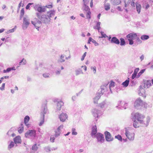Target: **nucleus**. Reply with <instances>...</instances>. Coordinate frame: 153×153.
<instances>
[{
	"instance_id": "1",
	"label": "nucleus",
	"mask_w": 153,
	"mask_h": 153,
	"mask_svg": "<svg viewBox=\"0 0 153 153\" xmlns=\"http://www.w3.org/2000/svg\"><path fill=\"white\" fill-rule=\"evenodd\" d=\"M55 14V11L54 10L48 11L46 14L40 15V13H38L37 16H36L37 19H36V24L38 25H42V23L48 24L51 21V18L54 17Z\"/></svg>"
},
{
	"instance_id": "2",
	"label": "nucleus",
	"mask_w": 153,
	"mask_h": 153,
	"mask_svg": "<svg viewBox=\"0 0 153 153\" xmlns=\"http://www.w3.org/2000/svg\"><path fill=\"white\" fill-rule=\"evenodd\" d=\"M114 86V82L113 81H111L108 86V83L103 85L101 86V89L102 94H103L105 92H106L109 90L111 93H112L111 88H113Z\"/></svg>"
},
{
	"instance_id": "3",
	"label": "nucleus",
	"mask_w": 153,
	"mask_h": 153,
	"mask_svg": "<svg viewBox=\"0 0 153 153\" xmlns=\"http://www.w3.org/2000/svg\"><path fill=\"white\" fill-rule=\"evenodd\" d=\"M41 116L42 118L41 119L39 125V126H41L44 123V122L45 114L47 113L48 109L46 105L45 104H43L42 105L41 108Z\"/></svg>"
},
{
	"instance_id": "4",
	"label": "nucleus",
	"mask_w": 153,
	"mask_h": 153,
	"mask_svg": "<svg viewBox=\"0 0 153 153\" xmlns=\"http://www.w3.org/2000/svg\"><path fill=\"white\" fill-rule=\"evenodd\" d=\"M34 9L36 11H37L35 13L36 16H37L38 14L40 13V15L43 14L42 13L45 12L46 11L45 7L44 6H42L39 4H37L34 7Z\"/></svg>"
},
{
	"instance_id": "5",
	"label": "nucleus",
	"mask_w": 153,
	"mask_h": 153,
	"mask_svg": "<svg viewBox=\"0 0 153 153\" xmlns=\"http://www.w3.org/2000/svg\"><path fill=\"white\" fill-rule=\"evenodd\" d=\"M137 34L136 33H130L126 36V37L129 41V44L132 45L134 43L133 40L135 39L137 37Z\"/></svg>"
},
{
	"instance_id": "6",
	"label": "nucleus",
	"mask_w": 153,
	"mask_h": 153,
	"mask_svg": "<svg viewBox=\"0 0 153 153\" xmlns=\"http://www.w3.org/2000/svg\"><path fill=\"white\" fill-rule=\"evenodd\" d=\"M25 137L29 138H35L36 137V131L33 130H29L25 133Z\"/></svg>"
},
{
	"instance_id": "7",
	"label": "nucleus",
	"mask_w": 153,
	"mask_h": 153,
	"mask_svg": "<svg viewBox=\"0 0 153 153\" xmlns=\"http://www.w3.org/2000/svg\"><path fill=\"white\" fill-rule=\"evenodd\" d=\"M131 115L132 117V120H137L139 123L145 118V116L144 115L137 112L134 114H132Z\"/></svg>"
},
{
	"instance_id": "8",
	"label": "nucleus",
	"mask_w": 153,
	"mask_h": 153,
	"mask_svg": "<svg viewBox=\"0 0 153 153\" xmlns=\"http://www.w3.org/2000/svg\"><path fill=\"white\" fill-rule=\"evenodd\" d=\"M125 135L127 138L130 140L133 141L134 138L135 134L133 132L126 128Z\"/></svg>"
},
{
	"instance_id": "9",
	"label": "nucleus",
	"mask_w": 153,
	"mask_h": 153,
	"mask_svg": "<svg viewBox=\"0 0 153 153\" xmlns=\"http://www.w3.org/2000/svg\"><path fill=\"white\" fill-rule=\"evenodd\" d=\"M30 19L26 15H25L23 18V23L22 27L23 29L25 30L27 28L28 26L30 23Z\"/></svg>"
},
{
	"instance_id": "10",
	"label": "nucleus",
	"mask_w": 153,
	"mask_h": 153,
	"mask_svg": "<svg viewBox=\"0 0 153 153\" xmlns=\"http://www.w3.org/2000/svg\"><path fill=\"white\" fill-rule=\"evenodd\" d=\"M94 137L96 138L97 142L100 143H103L105 140L103 135L101 133H97Z\"/></svg>"
},
{
	"instance_id": "11",
	"label": "nucleus",
	"mask_w": 153,
	"mask_h": 153,
	"mask_svg": "<svg viewBox=\"0 0 153 153\" xmlns=\"http://www.w3.org/2000/svg\"><path fill=\"white\" fill-rule=\"evenodd\" d=\"M150 120V117L149 116H148L146 117V120H142L139 122V123L141 126L147 127L149 124Z\"/></svg>"
},
{
	"instance_id": "12",
	"label": "nucleus",
	"mask_w": 153,
	"mask_h": 153,
	"mask_svg": "<svg viewBox=\"0 0 153 153\" xmlns=\"http://www.w3.org/2000/svg\"><path fill=\"white\" fill-rule=\"evenodd\" d=\"M127 106V103L124 101H119L118 103V105L116 106V107L119 109H126V106Z\"/></svg>"
},
{
	"instance_id": "13",
	"label": "nucleus",
	"mask_w": 153,
	"mask_h": 153,
	"mask_svg": "<svg viewBox=\"0 0 153 153\" xmlns=\"http://www.w3.org/2000/svg\"><path fill=\"white\" fill-rule=\"evenodd\" d=\"M143 104V101L140 98H138L135 101L134 106L135 108L139 109L141 108Z\"/></svg>"
},
{
	"instance_id": "14",
	"label": "nucleus",
	"mask_w": 153,
	"mask_h": 153,
	"mask_svg": "<svg viewBox=\"0 0 153 153\" xmlns=\"http://www.w3.org/2000/svg\"><path fill=\"white\" fill-rule=\"evenodd\" d=\"M92 112L95 118L98 117L102 114V112L96 108H94L92 110Z\"/></svg>"
},
{
	"instance_id": "15",
	"label": "nucleus",
	"mask_w": 153,
	"mask_h": 153,
	"mask_svg": "<svg viewBox=\"0 0 153 153\" xmlns=\"http://www.w3.org/2000/svg\"><path fill=\"white\" fill-rule=\"evenodd\" d=\"M105 138L106 140L108 142H110L113 140L114 138L112 137L110 133L107 131H106L105 132Z\"/></svg>"
},
{
	"instance_id": "16",
	"label": "nucleus",
	"mask_w": 153,
	"mask_h": 153,
	"mask_svg": "<svg viewBox=\"0 0 153 153\" xmlns=\"http://www.w3.org/2000/svg\"><path fill=\"white\" fill-rule=\"evenodd\" d=\"M138 93L140 96H142L144 98L146 97L145 90L141 86H140V87L138 91Z\"/></svg>"
},
{
	"instance_id": "17",
	"label": "nucleus",
	"mask_w": 153,
	"mask_h": 153,
	"mask_svg": "<svg viewBox=\"0 0 153 153\" xmlns=\"http://www.w3.org/2000/svg\"><path fill=\"white\" fill-rule=\"evenodd\" d=\"M63 126L62 125L60 126L55 131V134L54 136L55 137H57L60 135L61 133V130L63 129Z\"/></svg>"
},
{
	"instance_id": "18",
	"label": "nucleus",
	"mask_w": 153,
	"mask_h": 153,
	"mask_svg": "<svg viewBox=\"0 0 153 153\" xmlns=\"http://www.w3.org/2000/svg\"><path fill=\"white\" fill-rule=\"evenodd\" d=\"M68 116L65 113H62L59 116V118L61 121L64 122Z\"/></svg>"
},
{
	"instance_id": "19",
	"label": "nucleus",
	"mask_w": 153,
	"mask_h": 153,
	"mask_svg": "<svg viewBox=\"0 0 153 153\" xmlns=\"http://www.w3.org/2000/svg\"><path fill=\"white\" fill-rule=\"evenodd\" d=\"M13 141L16 144L21 143H22V140L21 137L19 135L13 139Z\"/></svg>"
},
{
	"instance_id": "20",
	"label": "nucleus",
	"mask_w": 153,
	"mask_h": 153,
	"mask_svg": "<svg viewBox=\"0 0 153 153\" xmlns=\"http://www.w3.org/2000/svg\"><path fill=\"white\" fill-rule=\"evenodd\" d=\"M97 127L96 125L93 126L92 128V131L91 135L92 137L95 136L97 133Z\"/></svg>"
},
{
	"instance_id": "21",
	"label": "nucleus",
	"mask_w": 153,
	"mask_h": 153,
	"mask_svg": "<svg viewBox=\"0 0 153 153\" xmlns=\"http://www.w3.org/2000/svg\"><path fill=\"white\" fill-rule=\"evenodd\" d=\"M111 42L117 45H119L120 44V41L116 37H113L112 38L111 40Z\"/></svg>"
},
{
	"instance_id": "22",
	"label": "nucleus",
	"mask_w": 153,
	"mask_h": 153,
	"mask_svg": "<svg viewBox=\"0 0 153 153\" xmlns=\"http://www.w3.org/2000/svg\"><path fill=\"white\" fill-rule=\"evenodd\" d=\"M64 103L62 101H58L57 103L56 110L60 111Z\"/></svg>"
},
{
	"instance_id": "23",
	"label": "nucleus",
	"mask_w": 153,
	"mask_h": 153,
	"mask_svg": "<svg viewBox=\"0 0 153 153\" xmlns=\"http://www.w3.org/2000/svg\"><path fill=\"white\" fill-rule=\"evenodd\" d=\"M30 120V117L28 116H25L24 118V123L25 125H26L27 127H29V126L28 123V122Z\"/></svg>"
},
{
	"instance_id": "24",
	"label": "nucleus",
	"mask_w": 153,
	"mask_h": 153,
	"mask_svg": "<svg viewBox=\"0 0 153 153\" xmlns=\"http://www.w3.org/2000/svg\"><path fill=\"white\" fill-rule=\"evenodd\" d=\"M106 100H105L101 103H100L99 106L102 108H103L107 107L106 104Z\"/></svg>"
},
{
	"instance_id": "25",
	"label": "nucleus",
	"mask_w": 153,
	"mask_h": 153,
	"mask_svg": "<svg viewBox=\"0 0 153 153\" xmlns=\"http://www.w3.org/2000/svg\"><path fill=\"white\" fill-rule=\"evenodd\" d=\"M101 24V22H97L95 26H94L93 27L94 29L98 30V32H99V30L100 29L101 27L100 25Z\"/></svg>"
},
{
	"instance_id": "26",
	"label": "nucleus",
	"mask_w": 153,
	"mask_h": 153,
	"mask_svg": "<svg viewBox=\"0 0 153 153\" xmlns=\"http://www.w3.org/2000/svg\"><path fill=\"white\" fill-rule=\"evenodd\" d=\"M151 85V82L150 80H147L144 82V87L149 88Z\"/></svg>"
},
{
	"instance_id": "27",
	"label": "nucleus",
	"mask_w": 153,
	"mask_h": 153,
	"mask_svg": "<svg viewBox=\"0 0 153 153\" xmlns=\"http://www.w3.org/2000/svg\"><path fill=\"white\" fill-rule=\"evenodd\" d=\"M136 6L137 11L138 13L139 14L140 12L141 8V5L138 3H136Z\"/></svg>"
},
{
	"instance_id": "28",
	"label": "nucleus",
	"mask_w": 153,
	"mask_h": 153,
	"mask_svg": "<svg viewBox=\"0 0 153 153\" xmlns=\"http://www.w3.org/2000/svg\"><path fill=\"white\" fill-rule=\"evenodd\" d=\"M111 3L113 5H118L121 2V0H111Z\"/></svg>"
},
{
	"instance_id": "29",
	"label": "nucleus",
	"mask_w": 153,
	"mask_h": 153,
	"mask_svg": "<svg viewBox=\"0 0 153 153\" xmlns=\"http://www.w3.org/2000/svg\"><path fill=\"white\" fill-rule=\"evenodd\" d=\"M39 146V144L35 143L33 145L32 147V149L34 152H36L38 149V146Z\"/></svg>"
},
{
	"instance_id": "30",
	"label": "nucleus",
	"mask_w": 153,
	"mask_h": 153,
	"mask_svg": "<svg viewBox=\"0 0 153 153\" xmlns=\"http://www.w3.org/2000/svg\"><path fill=\"white\" fill-rule=\"evenodd\" d=\"M31 22L32 24L33 25L35 26V27L38 30H39V27L42 25H37L36 23V20L35 22H33V21H31Z\"/></svg>"
},
{
	"instance_id": "31",
	"label": "nucleus",
	"mask_w": 153,
	"mask_h": 153,
	"mask_svg": "<svg viewBox=\"0 0 153 153\" xmlns=\"http://www.w3.org/2000/svg\"><path fill=\"white\" fill-rule=\"evenodd\" d=\"M149 37L148 35H142L140 37V39L143 40H146L148 39Z\"/></svg>"
},
{
	"instance_id": "32",
	"label": "nucleus",
	"mask_w": 153,
	"mask_h": 153,
	"mask_svg": "<svg viewBox=\"0 0 153 153\" xmlns=\"http://www.w3.org/2000/svg\"><path fill=\"white\" fill-rule=\"evenodd\" d=\"M129 83V78H128V79H126L125 81L123 82L122 85L125 87H127Z\"/></svg>"
},
{
	"instance_id": "33",
	"label": "nucleus",
	"mask_w": 153,
	"mask_h": 153,
	"mask_svg": "<svg viewBox=\"0 0 153 153\" xmlns=\"http://www.w3.org/2000/svg\"><path fill=\"white\" fill-rule=\"evenodd\" d=\"M137 70V71H138L139 70V69L138 68H136L134 71L133 73L132 74V76H131V79H134V78L136 77L137 74V72H136V70Z\"/></svg>"
},
{
	"instance_id": "34",
	"label": "nucleus",
	"mask_w": 153,
	"mask_h": 153,
	"mask_svg": "<svg viewBox=\"0 0 153 153\" xmlns=\"http://www.w3.org/2000/svg\"><path fill=\"white\" fill-rule=\"evenodd\" d=\"M15 143L13 141H11L10 144L8 146V150H10L11 148H13L14 146Z\"/></svg>"
},
{
	"instance_id": "35",
	"label": "nucleus",
	"mask_w": 153,
	"mask_h": 153,
	"mask_svg": "<svg viewBox=\"0 0 153 153\" xmlns=\"http://www.w3.org/2000/svg\"><path fill=\"white\" fill-rule=\"evenodd\" d=\"M83 8L84 10H85L86 12L90 11V9L89 7L86 5H83Z\"/></svg>"
},
{
	"instance_id": "36",
	"label": "nucleus",
	"mask_w": 153,
	"mask_h": 153,
	"mask_svg": "<svg viewBox=\"0 0 153 153\" xmlns=\"http://www.w3.org/2000/svg\"><path fill=\"white\" fill-rule=\"evenodd\" d=\"M133 120L134 121L133 124L134 127L136 128H138L139 127V125H138L137 122L136 120Z\"/></svg>"
},
{
	"instance_id": "37",
	"label": "nucleus",
	"mask_w": 153,
	"mask_h": 153,
	"mask_svg": "<svg viewBox=\"0 0 153 153\" xmlns=\"http://www.w3.org/2000/svg\"><path fill=\"white\" fill-rule=\"evenodd\" d=\"M115 138L116 139H117L120 141L122 142L123 140V139L122 136L119 134H118L117 135L115 136Z\"/></svg>"
},
{
	"instance_id": "38",
	"label": "nucleus",
	"mask_w": 153,
	"mask_h": 153,
	"mask_svg": "<svg viewBox=\"0 0 153 153\" xmlns=\"http://www.w3.org/2000/svg\"><path fill=\"white\" fill-rule=\"evenodd\" d=\"M120 39V45L123 46L125 45L126 44V42L124 39L123 38H121Z\"/></svg>"
},
{
	"instance_id": "39",
	"label": "nucleus",
	"mask_w": 153,
	"mask_h": 153,
	"mask_svg": "<svg viewBox=\"0 0 153 153\" xmlns=\"http://www.w3.org/2000/svg\"><path fill=\"white\" fill-rule=\"evenodd\" d=\"M76 75H78L81 74H83V73L82 71L80 69H79V70H77L76 71Z\"/></svg>"
},
{
	"instance_id": "40",
	"label": "nucleus",
	"mask_w": 153,
	"mask_h": 153,
	"mask_svg": "<svg viewBox=\"0 0 153 153\" xmlns=\"http://www.w3.org/2000/svg\"><path fill=\"white\" fill-rule=\"evenodd\" d=\"M26 63V61L24 59H22V60L19 62V65H25Z\"/></svg>"
},
{
	"instance_id": "41",
	"label": "nucleus",
	"mask_w": 153,
	"mask_h": 153,
	"mask_svg": "<svg viewBox=\"0 0 153 153\" xmlns=\"http://www.w3.org/2000/svg\"><path fill=\"white\" fill-rule=\"evenodd\" d=\"M105 9L106 10H108L110 9V5L108 3L105 4Z\"/></svg>"
},
{
	"instance_id": "42",
	"label": "nucleus",
	"mask_w": 153,
	"mask_h": 153,
	"mask_svg": "<svg viewBox=\"0 0 153 153\" xmlns=\"http://www.w3.org/2000/svg\"><path fill=\"white\" fill-rule=\"evenodd\" d=\"M102 94L101 92V93L100 94H96V97L94 98L95 99V100H98L100 98Z\"/></svg>"
},
{
	"instance_id": "43",
	"label": "nucleus",
	"mask_w": 153,
	"mask_h": 153,
	"mask_svg": "<svg viewBox=\"0 0 153 153\" xmlns=\"http://www.w3.org/2000/svg\"><path fill=\"white\" fill-rule=\"evenodd\" d=\"M42 75L45 78H48L49 77L50 74L49 73H45L43 74Z\"/></svg>"
},
{
	"instance_id": "44",
	"label": "nucleus",
	"mask_w": 153,
	"mask_h": 153,
	"mask_svg": "<svg viewBox=\"0 0 153 153\" xmlns=\"http://www.w3.org/2000/svg\"><path fill=\"white\" fill-rule=\"evenodd\" d=\"M76 129L75 128H73L72 129V134L73 135H76L77 134V133L76 132Z\"/></svg>"
},
{
	"instance_id": "45",
	"label": "nucleus",
	"mask_w": 153,
	"mask_h": 153,
	"mask_svg": "<svg viewBox=\"0 0 153 153\" xmlns=\"http://www.w3.org/2000/svg\"><path fill=\"white\" fill-rule=\"evenodd\" d=\"M86 13L87 18L88 19H91V12L90 11H88V12H86Z\"/></svg>"
},
{
	"instance_id": "46",
	"label": "nucleus",
	"mask_w": 153,
	"mask_h": 153,
	"mask_svg": "<svg viewBox=\"0 0 153 153\" xmlns=\"http://www.w3.org/2000/svg\"><path fill=\"white\" fill-rule=\"evenodd\" d=\"M100 33L101 35V37L103 38H106L108 37V36L105 33H104V32L101 31Z\"/></svg>"
},
{
	"instance_id": "47",
	"label": "nucleus",
	"mask_w": 153,
	"mask_h": 153,
	"mask_svg": "<svg viewBox=\"0 0 153 153\" xmlns=\"http://www.w3.org/2000/svg\"><path fill=\"white\" fill-rule=\"evenodd\" d=\"M65 56L63 55H61L60 56V60H59L60 62H64L65 61V60L64 59Z\"/></svg>"
},
{
	"instance_id": "48",
	"label": "nucleus",
	"mask_w": 153,
	"mask_h": 153,
	"mask_svg": "<svg viewBox=\"0 0 153 153\" xmlns=\"http://www.w3.org/2000/svg\"><path fill=\"white\" fill-rule=\"evenodd\" d=\"M45 151L47 152H49L51 151L50 148L49 147H45L44 148Z\"/></svg>"
},
{
	"instance_id": "49",
	"label": "nucleus",
	"mask_w": 153,
	"mask_h": 153,
	"mask_svg": "<svg viewBox=\"0 0 153 153\" xmlns=\"http://www.w3.org/2000/svg\"><path fill=\"white\" fill-rule=\"evenodd\" d=\"M92 42L94 44L95 46H97L99 45V44L92 38Z\"/></svg>"
},
{
	"instance_id": "50",
	"label": "nucleus",
	"mask_w": 153,
	"mask_h": 153,
	"mask_svg": "<svg viewBox=\"0 0 153 153\" xmlns=\"http://www.w3.org/2000/svg\"><path fill=\"white\" fill-rule=\"evenodd\" d=\"M11 71L10 68H7L6 70H3V73H6L9 72Z\"/></svg>"
},
{
	"instance_id": "51",
	"label": "nucleus",
	"mask_w": 153,
	"mask_h": 153,
	"mask_svg": "<svg viewBox=\"0 0 153 153\" xmlns=\"http://www.w3.org/2000/svg\"><path fill=\"white\" fill-rule=\"evenodd\" d=\"M55 137H54L53 136H51V137L50 141L51 142H54L55 139Z\"/></svg>"
},
{
	"instance_id": "52",
	"label": "nucleus",
	"mask_w": 153,
	"mask_h": 153,
	"mask_svg": "<svg viewBox=\"0 0 153 153\" xmlns=\"http://www.w3.org/2000/svg\"><path fill=\"white\" fill-rule=\"evenodd\" d=\"M5 83H4L2 84L1 87L0 88V89L1 91H3L4 89Z\"/></svg>"
},
{
	"instance_id": "53",
	"label": "nucleus",
	"mask_w": 153,
	"mask_h": 153,
	"mask_svg": "<svg viewBox=\"0 0 153 153\" xmlns=\"http://www.w3.org/2000/svg\"><path fill=\"white\" fill-rule=\"evenodd\" d=\"M24 129L23 128H19V127L18 128V131L19 133L21 134L23 132Z\"/></svg>"
},
{
	"instance_id": "54",
	"label": "nucleus",
	"mask_w": 153,
	"mask_h": 153,
	"mask_svg": "<svg viewBox=\"0 0 153 153\" xmlns=\"http://www.w3.org/2000/svg\"><path fill=\"white\" fill-rule=\"evenodd\" d=\"M20 14V15L24 16L25 14V11L24 8H22L21 10Z\"/></svg>"
},
{
	"instance_id": "55",
	"label": "nucleus",
	"mask_w": 153,
	"mask_h": 153,
	"mask_svg": "<svg viewBox=\"0 0 153 153\" xmlns=\"http://www.w3.org/2000/svg\"><path fill=\"white\" fill-rule=\"evenodd\" d=\"M86 53H87V52H85L84 53V54L83 55H82V58L81 59V61H83V60H84L85 57V56H86Z\"/></svg>"
},
{
	"instance_id": "56",
	"label": "nucleus",
	"mask_w": 153,
	"mask_h": 153,
	"mask_svg": "<svg viewBox=\"0 0 153 153\" xmlns=\"http://www.w3.org/2000/svg\"><path fill=\"white\" fill-rule=\"evenodd\" d=\"M61 72L60 70L59 69L58 70H56L55 71V73L57 75H59L60 74Z\"/></svg>"
},
{
	"instance_id": "57",
	"label": "nucleus",
	"mask_w": 153,
	"mask_h": 153,
	"mask_svg": "<svg viewBox=\"0 0 153 153\" xmlns=\"http://www.w3.org/2000/svg\"><path fill=\"white\" fill-rule=\"evenodd\" d=\"M84 2L83 5H86L89 2V0H83Z\"/></svg>"
},
{
	"instance_id": "58",
	"label": "nucleus",
	"mask_w": 153,
	"mask_h": 153,
	"mask_svg": "<svg viewBox=\"0 0 153 153\" xmlns=\"http://www.w3.org/2000/svg\"><path fill=\"white\" fill-rule=\"evenodd\" d=\"M126 0H124L125 3V7H126L128 4L130 3V2L131 1V0H128V2H127V4L126 2Z\"/></svg>"
},
{
	"instance_id": "59",
	"label": "nucleus",
	"mask_w": 153,
	"mask_h": 153,
	"mask_svg": "<svg viewBox=\"0 0 153 153\" xmlns=\"http://www.w3.org/2000/svg\"><path fill=\"white\" fill-rule=\"evenodd\" d=\"M148 65H150L151 66V68H153V62H149L148 64Z\"/></svg>"
},
{
	"instance_id": "60",
	"label": "nucleus",
	"mask_w": 153,
	"mask_h": 153,
	"mask_svg": "<svg viewBox=\"0 0 153 153\" xmlns=\"http://www.w3.org/2000/svg\"><path fill=\"white\" fill-rule=\"evenodd\" d=\"M145 71V69H143L141 70L140 72L138 73V75L140 74H142Z\"/></svg>"
},
{
	"instance_id": "61",
	"label": "nucleus",
	"mask_w": 153,
	"mask_h": 153,
	"mask_svg": "<svg viewBox=\"0 0 153 153\" xmlns=\"http://www.w3.org/2000/svg\"><path fill=\"white\" fill-rule=\"evenodd\" d=\"M135 39H136V41L137 42H139L140 43L142 42V41L137 36V37Z\"/></svg>"
},
{
	"instance_id": "62",
	"label": "nucleus",
	"mask_w": 153,
	"mask_h": 153,
	"mask_svg": "<svg viewBox=\"0 0 153 153\" xmlns=\"http://www.w3.org/2000/svg\"><path fill=\"white\" fill-rule=\"evenodd\" d=\"M16 26H15V27L12 29L9 30L10 32L11 33H13L14 31L16 29Z\"/></svg>"
},
{
	"instance_id": "63",
	"label": "nucleus",
	"mask_w": 153,
	"mask_h": 153,
	"mask_svg": "<svg viewBox=\"0 0 153 153\" xmlns=\"http://www.w3.org/2000/svg\"><path fill=\"white\" fill-rule=\"evenodd\" d=\"M92 38L91 37H89V38L88 40V44H90L91 42H92Z\"/></svg>"
},
{
	"instance_id": "64",
	"label": "nucleus",
	"mask_w": 153,
	"mask_h": 153,
	"mask_svg": "<svg viewBox=\"0 0 153 153\" xmlns=\"http://www.w3.org/2000/svg\"><path fill=\"white\" fill-rule=\"evenodd\" d=\"M144 56L143 55H142L140 57V59L141 61H142L144 59Z\"/></svg>"
}]
</instances>
